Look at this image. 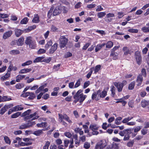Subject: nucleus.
I'll return each mask as SVG.
<instances>
[{"instance_id":"obj_63","label":"nucleus","mask_w":149,"mask_h":149,"mask_svg":"<svg viewBox=\"0 0 149 149\" xmlns=\"http://www.w3.org/2000/svg\"><path fill=\"white\" fill-rule=\"evenodd\" d=\"M27 128H28V127L27 124L22 125L19 127V129H25Z\"/></svg>"},{"instance_id":"obj_50","label":"nucleus","mask_w":149,"mask_h":149,"mask_svg":"<svg viewBox=\"0 0 149 149\" xmlns=\"http://www.w3.org/2000/svg\"><path fill=\"white\" fill-rule=\"evenodd\" d=\"M101 67V66L100 65H97L95 66L94 69V73L95 74H96L100 70Z\"/></svg>"},{"instance_id":"obj_8","label":"nucleus","mask_w":149,"mask_h":149,"mask_svg":"<svg viewBox=\"0 0 149 149\" xmlns=\"http://www.w3.org/2000/svg\"><path fill=\"white\" fill-rule=\"evenodd\" d=\"M70 143L69 146V148H73L74 147V146L73 144V140L72 139L70 141L69 140L67 139H65L64 140V146L65 147H67L68 146V145Z\"/></svg>"},{"instance_id":"obj_49","label":"nucleus","mask_w":149,"mask_h":149,"mask_svg":"<svg viewBox=\"0 0 149 149\" xmlns=\"http://www.w3.org/2000/svg\"><path fill=\"white\" fill-rule=\"evenodd\" d=\"M81 79H79L76 82L74 86V88H76L79 86L81 84Z\"/></svg>"},{"instance_id":"obj_11","label":"nucleus","mask_w":149,"mask_h":149,"mask_svg":"<svg viewBox=\"0 0 149 149\" xmlns=\"http://www.w3.org/2000/svg\"><path fill=\"white\" fill-rule=\"evenodd\" d=\"M114 85L117 88L118 92H120L122 91L123 86L120 83L115 82L114 83Z\"/></svg>"},{"instance_id":"obj_64","label":"nucleus","mask_w":149,"mask_h":149,"mask_svg":"<svg viewBox=\"0 0 149 149\" xmlns=\"http://www.w3.org/2000/svg\"><path fill=\"white\" fill-rule=\"evenodd\" d=\"M51 58L49 57L48 58H45L43 60V61L46 62L47 63H49L51 61Z\"/></svg>"},{"instance_id":"obj_35","label":"nucleus","mask_w":149,"mask_h":149,"mask_svg":"<svg viewBox=\"0 0 149 149\" xmlns=\"http://www.w3.org/2000/svg\"><path fill=\"white\" fill-rule=\"evenodd\" d=\"M128 129H126L122 131H120L119 133V134L121 136H124L128 132Z\"/></svg>"},{"instance_id":"obj_38","label":"nucleus","mask_w":149,"mask_h":149,"mask_svg":"<svg viewBox=\"0 0 149 149\" xmlns=\"http://www.w3.org/2000/svg\"><path fill=\"white\" fill-rule=\"evenodd\" d=\"M135 81H133L131 83L129 84L128 86V88L129 90H132L135 86Z\"/></svg>"},{"instance_id":"obj_54","label":"nucleus","mask_w":149,"mask_h":149,"mask_svg":"<svg viewBox=\"0 0 149 149\" xmlns=\"http://www.w3.org/2000/svg\"><path fill=\"white\" fill-rule=\"evenodd\" d=\"M128 31L129 32L132 33H137L138 31V29H129L128 30Z\"/></svg>"},{"instance_id":"obj_60","label":"nucleus","mask_w":149,"mask_h":149,"mask_svg":"<svg viewBox=\"0 0 149 149\" xmlns=\"http://www.w3.org/2000/svg\"><path fill=\"white\" fill-rule=\"evenodd\" d=\"M96 5L95 4H91L89 5H88L87 6V7L89 9L92 8H94L95 7Z\"/></svg>"},{"instance_id":"obj_6","label":"nucleus","mask_w":149,"mask_h":149,"mask_svg":"<svg viewBox=\"0 0 149 149\" xmlns=\"http://www.w3.org/2000/svg\"><path fill=\"white\" fill-rule=\"evenodd\" d=\"M135 56L137 63L140 65L142 61L140 52L138 51H136L135 53Z\"/></svg>"},{"instance_id":"obj_57","label":"nucleus","mask_w":149,"mask_h":149,"mask_svg":"<svg viewBox=\"0 0 149 149\" xmlns=\"http://www.w3.org/2000/svg\"><path fill=\"white\" fill-rule=\"evenodd\" d=\"M141 29L144 32H148L149 31V27H144Z\"/></svg>"},{"instance_id":"obj_29","label":"nucleus","mask_w":149,"mask_h":149,"mask_svg":"<svg viewBox=\"0 0 149 149\" xmlns=\"http://www.w3.org/2000/svg\"><path fill=\"white\" fill-rule=\"evenodd\" d=\"M20 115H21V112H18L12 114L11 116V118H16Z\"/></svg>"},{"instance_id":"obj_19","label":"nucleus","mask_w":149,"mask_h":149,"mask_svg":"<svg viewBox=\"0 0 149 149\" xmlns=\"http://www.w3.org/2000/svg\"><path fill=\"white\" fill-rule=\"evenodd\" d=\"M39 17L38 14H35L34 15L32 21L34 23H38L39 22Z\"/></svg>"},{"instance_id":"obj_17","label":"nucleus","mask_w":149,"mask_h":149,"mask_svg":"<svg viewBox=\"0 0 149 149\" xmlns=\"http://www.w3.org/2000/svg\"><path fill=\"white\" fill-rule=\"evenodd\" d=\"M31 68H24L21 70L19 72V74H25L31 71Z\"/></svg>"},{"instance_id":"obj_48","label":"nucleus","mask_w":149,"mask_h":149,"mask_svg":"<svg viewBox=\"0 0 149 149\" xmlns=\"http://www.w3.org/2000/svg\"><path fill=\"white\" fill-rule=\"evenodd\" d=\"M142 127L141 126H139L136 127L134 128V132H137L139 131L142 128Z\"/></svg>"},{"instance_id":"obj_14","label":"nucleus","mask_w":149,"mask_h":149,"mask_svg":"<svg viewBox=\"0 0 149 149\" xmlns=\"http://www.w3.org/2000/svg\"><path fill=\"white\" fill-rule=\"evenodd\" d=\"M9 67L8 68V71L3 76H2L1 78V79L2 81H4L8 79V78L9 77Z\"/></svg>"},{"instance_id":"obj_7","label":"nucleus","mask_w":149,"mask_h":149,"mask_svg":"<svg viewBox=\"0 0 149 149\" xmlns=\"http://www.w3.org/2000/svg\"><path fill=\"white\" fill-rule=\"evenodd\" d=\"M101 92V91L99 90L97 92H94L92 94L91 99L93 100H98L100 99V97L99 95V93Z\"/></svg>"},{"instance_id":"obj_45","label":"nucleus","mask_w":149,"mask_h":149,"mask_svg":"<svg viewBox=\"0 0 149 149\" xmlns=\"http://www.w3.org/2000/svg\"><path fill=\"white\" fill-rule=\"evenodd\" d=\"M130 132H128L124 136V137L123 139L124 141H126L128 140L130 137Z\"/></svg>"},{"instance_id":"obj_23","label":"nucleus","mask_w":149,"mask_h":149,"mask_svg":"<svg viewBox=\"0 0 149 149\" xmlns=\"http://www.w3.org/2000/svg\"><path fill=\"white\" fill-rule=\"evenodd\" d=\"M137 81L139 83L137 84L138 86H139L141 85L143 81V77L141 75H139L137 78Z\"/></svg>"},{"instance_id":"obj_51","label":"nucleus","mask_w":149,"mask_h":149,"mask_svg":"<svg viewBox=\"0 0 149 149\" xmlns=\"http://www.w3.org/2000/svg\"><path fill=\"white\" fill-rule=\"evenodd\" d=\"M35 124V121H29L27 123V124L28 128L34 125Z\"/></svg>"},{"instance_id":"obj_33","label":"nucleus","mask_w":149,"mask_h":149,"mask_svg":"<svg viewBox=\"0 0 149 149\" xmlns=\"http://www.w3.org/2000/svg\"><path fill=\"white\" fill-rule=\"evenodd\" d=\"M42 130H38L33 132V134L36 136H39L42 133Z\"/></svg>"},{"instance_id":"obj_47","label":"nucleus","mask_w":149,"mask_h":149,"mask_svg":"<svg viewBox=\"0 0 149 149\" xmlns=\"http://www.w3.org/2000/svg\"><path fill=\"white\" fill-rule=\"evenodd\" d=\"M9 37V31H8L5 33L3 36V38L4 39H6Z\"/></svg>"},{"instance_id":"obj_21","label":"nucleus","mask_w":149,"mask_h":149,"mask_svg":"<svg viewBox=\"0 0 149 149\" xmlns=\"http://www.w3.org/2000/svg\"><path fill=\"white\" fill-rule=\"evenodd\" d=\"M105 45V43H104L102 44H99L96 45L95 48V51L97 52L100 50L102 47Z\"/></svg>"},{"instance_id":"obj_27","label":"nucleus","mask_w":149,"mask_h":149,"mask_svg":"<svg viewBox=\"0 0 149 149\" xmlns=\"http://www.w3.org/2000/svg\"><path fill=\"white\" fill-rule=\"evenodd\" d=\"M107 95V91L105 90H103V91L99 93V95L101 97L103 98L105 97Z\"/></svg>"},{"instance_id":"obj_61","label":"nucleus","mask_w":149,"mask_h":149,"mask_svg":"<svg viewBox=\"0 0 149 149\" xmlns=\"http://www.w3.org/2000/svg\"><path fill=\"white\" fill-rule=\"evenodd\" d=\"M49 145L50 143L49 141L47 142L43 147V149H48Z\"/></svg>"},{"instance_id":"obj_44","label":"nucleus","mask_w":149,"mask_h":149,"mask_svg":"<svg viewBox=\"0 0 149 149\" xmlns=\"http://www.w3.org/2000/svg\"><path fill=\"white\" fill-rule=\"evenodd\" d=\"M52 42L51 40H49L48 41L45 45L46 49H48L49 47L52 45Z\"/></svg>"},{"instance_id":"obj_3","label":"nucleus","mask_w":149,"mask_h":149,"mask_svg":"<svg viewBox=\"0 0 149 149\" xmlns=\"http://www.w3.org/2000/svg\"><path fill=\"white\" fill-rule=\"evenodd\" d=\"M100 126L97 124L95 123L91 124L89 126V128L92 131V133L93 135H97L99 134V132L97 130L99 128Z\"/></svg>"},{"instance_id":"obj_15","label":"nucleus","mask_w":149,"mask_h":149,"mask_svg":"<svg viewBox=\"0 0 149 149\" xmlns=\"http://www.w3.org/2000/svg\"><path fill=\"white\" fill-rule=\"evenodd\" d=\"M24 38L23 37H21L19 38L17 41V44L18 46H22L24 43Z\"/></svg>"},{"instance_id":"obj_62","label":"nucleus","mask_w":149,"mask_h":149,"mask_svg":"<svg viewBox=\"0 0 149 149\" xmlns=\"http://www.w3.org/2000/svg\"><path fill=\"white\" fill-rule=\"evenodd\" d=\"M6 106H4V107L2 108L0 110V114H2L4 113L6 111Z\"/></svg>"},{"instance_id":"obj_39","label":"nucleus","mask_w":149,"mask_h":149,"mask_svg":"<svg viewBox=\"0 0 149 149\" xmlns=\"http://www.w3.org/2000/svg\"><path fill=\"white\" fill-rule=\"evenodd\" d=\"M105 13L104 12H99L97 14V16L99 18H102L106 15Z\"/></svg>"},{"instance_id":"obj_9","label":"nucleus","mask_w":149,"mask_h":149,"mask_svg":"<svg viewBox=\"0 0 149 149\" xmlns=\"http://www.w3.org/2000/svg\"><path fill=\"white\" fill-rule=\"evenodd\" d=\"M58 119L62 121V120L65 119L69 123H72V121L69 119V117L66 114L62 115L61 114H58Z\"/></svg>"},{"instance_id":"obj_43","label":"nucleus","mask_w":149,"mask_h":149,"mask_svg":"<svg viewBox=\"0 0 149 149\" xmlns=\"http://www.w3.org/2000/svg\"><path fill=\"white\" fill-rule=\"evenodd\" d=\"M51 31L53 32H58V29L55 26L52 25L51 28Z\"/></svg>"},{"instance_id":"obj_28","label":"nucleus","mask_w":149,"mask_h":149,"mask_svg":"<svg viewBox=\"0 0 149 149\" xmlns=\"http://www.w3.org/2000/svg\"><path fill=\"white\" fill-rule=\"evenodd\" d=\"M44 58V57H37L33 61V62L34 63H36L38 62H42L43 61V59Z\"/></svg>"},{"instance_id":"obj_46","label":"nucleus","mask_w":149,"mask_h":149,"mask_svg":"<svg viewBox=\"0 0 149 149\" xmlns=\"http://www.w3.org/2000/svg\"><path fill=\"white\" fill-rule=\"evenodd\" d=\"M36 26L33 25L29 27L27 29H26L25 30L27 32H29V31L36 29Z\"/></svg>"},{"instance_id":"obj_20","label":"nucleus","mask_w":149,"mask_h":149,"mask_svg":"<svg viewBox=\"0 0 149 149\" xmlns=\"http://www.w3.org/2000/svg\"><path fill=\"white\" fill-rule=\"evenodd\" d=\"M23 33V31L19 29H16L15 30V34L16 37H19Z\"/></svg>"},{"instance_id":"obj_30","label":"nucleus","mask_w":149,"mask_h":149,"mask_svg":"<svg viewBox=\"0 0 149 149\" xmlns=\"http://www.w3.org/2000/svg\"><path fill=\"white\" fill-rule=\"evenodd\" d=\"M47 123L46 122H42L40 123L37 124L36 125L39 127H44L47 126Z\"/></svg>"},{"instance_id":"obj_53","label":"nucleus","mask_w":149,"mask_h":149,"mask_svg":"<svg viewBox=\"0 0 149 149\" xmlns=\"http://www.w3.org/2000/svg\"><path fill=\"white\" fill-rule=\"evenodd\" d=\"M90 81H86L84 84L83 88L85 89L87 88L90 84Z\"/></svg>"},{"instance_id":"obj_26","label":"nucleus","mask_w":149,"mask_h":149,"mask_svg":"<svg viewBox=\"0 0 149 149\" xmlns=\"http://www.w3.org/2000/svg\"><path fill=\"white\" fill-rule=\"evenodd\" d=\"M9 100V98H8L7 96H4L2 97L0 96V102H6Z\"/></svg>"},{"instance_id":"obj_2","label":"nucleus","mask_w":149,"mask_h":149,"mask_svg":"<svg viewBox=\"0 0 149 149\" xmlns=\"http://www.w3.org/2000/svg\"><path fill=\"white\" fill-rule=\"evenodd\" d=\"M25 43L29 45L30 48L34 49L36 47V41L31 36L27 37L25 40Z\"/></svg>"},{"instance_id":"obj_37","label":"nucleus","mask_w":149,"mask_h":149,"mask_svg":"<svg viewBox=\"0 0 149 149\" xmlns=\"http://www.w3.org/2000/svg\"><path fill=\"white\" fill-rule=\"evenodd\" d=\"M15 86L17 88L21 89L24 87V84L22 83H18Z\"/></svg>"},{"instance_id":"obj_24","label":"nucleus","mask_w":149,"mask_h":149,"mask_svg":"<svg viewBox=\"0 0 149 149\" xmlns=\"http://www.w3.org/2000/svg\"><path fill=\"white\" fill-rule=\"evenodd\" d=\"M29 95L28 99L29 100H33L36 97L35 95L33 93L29 92Z\"/></svg>"},{"instance_id":"obj_31","label":"nucleus","mask_w":149,"mask_h":149,"mask_svg":"<svg viewBox=\"0 0 149 149\" xmlns=\"http://www.w3.org/2000/svg\"><path fill=\"white\" fill-rule=\"evenodd\" d=\"M106 45V47L107 48H111L113 45V42L111 41H109L107 42L106 44H105Z\"/></svg>"},{"instance_id":"obj_13","label":"nucleus","mask_w":149,"mask_h":149,"mask_svg":"<svg viewBox=\"0 0 149 149\" xmlns=\"http://www.w3.org/2000/svg\"><path fill=\"white\" fill-rule=\"evenodd\" d=\"M58 44L55 43L53 45L51 46V48L49 50V53L50 54L53 53L54 51L56 49L57 47Z\"/></svg>"},{"instance_id":"obj_32","label":"nucleus","mask_w":149,"mask_h":149,"mask_svg":"<svg viewBox=\"0 0 149 149\" xmlns=\"http://www.w3.org/2000/svg\"><path fill=\"white\" fill-rule=\"evenodd\" d=\"M111 95L112 97H114L115 94V89L114 87L112 86L111 87Z\"/></svg>"},{"instance_id":"obj_25","label":"nucleus","mask_w":149,"mask_h":149,"mask_svg":"<svg viewBox=\"0 0 149 149\" xmlns=\"http://www.w3.org/2000/svg\"><path fill=\"white\" fill-rule=\"evenodd\" d=\"M24 141L28 142L26 143V146H28L31 145L32 144L31 142V140L28 138H24L23 139Z\"/></svg>"},{"instance_id":"obj_56","label":"nucleus","mask_w":149,"mask_h":149,"mask_svg":"<svg viewBox=\"0 0 149 149\" xmlns=\"http://www.w3.org/2000/svg\"><path fill=\"white\" fill-rule=\"evenodd\" d=\"M46 52V50L43 49H40L38 51V54H42Z\"/></svg>"},{"instance_id":"obj_4","label":"nucleus","mask_w":149,"mask_h":149,"mask_svg":"<svg viewBox=\"0 0 149 149\" xmlns=\"http://www.w3.org/2000/svg\"><path fill=\"white\" fill-rule=\"evenodd\" d=\"M60 46L61 48H64L67 45L68 41V39L64 36H62L59 39Z\"/></svg>"},{"instance_id":"obj_18","label":"nucleus","mask_w":149,"mask_h":149,"mask_svg":"<svg viewBox=\"0 0 149 149\" xmlns=\"http://www.w3.org/2000/svg\"><path fill=\"white\" fill-rule=\"evenodd\" d=\"M61 12V11L60 10L59 8L58 7H56L53 12V15L54 16H55L59 14Z\"/></svg>"},{"instance_id":"obj_16","label":"nucleus","mask_w":149,"mask_h":149,"mask_svg":"<svg viewBox=\"0 0 149 149\" xmlns=\"http://www.w3.org/2000/svg\"><path fill=\"white\" fill-rule=\"evenodd\" d=\"M24 109L23 107H21L20 106H17L13 107L12 109H11V112L16 111H20L23 110Z\"/></svg>"},{"instance_id":"obj_58","label":"nucleus","mask_w":149,"mask_h":149,"mask_svg":"<svg viewBox=\"0 0 149 149\" xmlns=\"http://www.w3.org/2000/svg\"><path fill=\"white\" fill-rule=\"evenodd\" d=\"M64 135L65 136L68 138H70L72 136V134L69 132H65Z\"/></svg>"},{"instance_id":"obj_41","label":"nucleus","mask_w":149,"mask_h":149,"mask_svg":"<svg viewBox=\"0 0 149 149\" xmlns=\"http://www.w3.org/2000/svg\"><path fill=\"white\" fill-rule=\"evenodd\" d=\"M28 21V19L27 17H25L20 22L21 24H26Z\"/></svg>"},{"instance_id":"obj_52","label":"nucleus","mask_w":149,"mask_h":149,"mask_svg":"<svg viewBox=\"0 0 149 149\" xmlns=\"http://www.w3.org/2000/svg\"><path fill=\"white\" fill-rule=\"evenodd\" d=\"M90 146V143L88 142H85L84 145V147L86 149H88Z\"/></svg>"},{"instance_id":"obj_34","label":"nucleus","mask_w":149,"mask_h":149,"mask_svg":"<svg viewBox=\"0 0 149 149\" xmlns=\"http://www.w3.org/2000/svg\"><path fill=\"white\" fill-rule=\"evenodd\" d=\"M129 97L128 95H127L125 97H123L122 98L120 99L119 100L116 102H126V101L124 100H125L127 99Z\"/></svg>"},{"instance_id":"obj_1","label":"nucleus","mask_w":149,"mask_h":149,"mask_svg":"<svg viewBox=\"0 0 149 149\" xmlns=\"http://www.w3.org/2000/svg\"><path fill=\"white\" fill-rule=\"evenodd\" d=\"M82 91L83 90L80 89L74 95L73 97L77 102H82L87 97L86 95H84L81 93Z\"/></svg>"},{"instance_id":"obj_10","label":"nucleus","mask_w":149,"mask_h":149,"mask_svg":"<svg viewBox=\"0 0 149 149\" xmlns=\"http://www.w3.org/2000/svg\"><path fill=\"white\" fill-rule=\"evenodd\" d=\"M37 112H36L33 114L28 116L26 118V119H31L32 120L36 119L39 118V116L38 115Z\"/></svg>"},{"instance_id":"obj_42","label":"nucleus","mask_w":149,"mask_h":149,"mask_svg":"<svg viewBox=\"0 0 149 149\" xmlns=\"http://www.w3.org/2000/svg\"><path fill=\"white\" fill-rule=\"evenodd\" d=\"M32 63V61H28L22 64V66H24L26 65H28L31 64Z\"/></svg>"},{"instance_id":"obj_40","label":"nucleus","mask_w":149,"mask_h":149,"mask_svg":"<svg viewBox=\"0 0 149 149\" xmlns=\"http://www.w3.org/2000/svg\"><path fill=\"white\" fill-rule=\"evenodd\" d=\"M31 110H28L27 111H25L21 115V116L23 117L28 115L31 113Z\"/></svg>"},{"instance_id":"obj_55","label":"nucleus","mask_w":149,"mask_h":149,"mask_svg":"<svg viewBox=\"0 0 149 149\" xmlns=\"http://www.w3.org/2000/svg\"><path fill=\"white\" fill-rule=\"evenodd\" d=\"M17 69V67L13 66V65H10V72L12 71H15Z\"/></svg>"},{"instance_id":"obj_22","label":"nucleus","mask_w":149,"mask_h":149,"mask_svg":"<svg viewBox=\"0 0 149 149\" xmlns=\"http://www.w3.org/2000/svg\"><path fill=\"white\" fill-rule=\"evenodd\" d=\"M25 76V75H18L16 77V81L17 82H19L21 80L24 78Z\"/></svg>"},{"instance_id":"obj_59","label":"nucleus","mask_w":149,"mask_h":149,"mask_svg":"<svg viewBox=\"0 0 149 149\" xmlns=\"http://www.w3.org/2000/svg\"><path fill=\"white\" fill-rule=\"evenodd\" d=\"M72 55V54L70 52H68L65 55L64 57L65 58H67L71 56Z\"/></svg>"},{"instance_id":"obj_5","label":"nucleus","mask_w":149,"mask_h":149,"mask_svg":"<svg viewBox=\"0 0 149 149\" xmlns=\"http://www.w3.org/2000/svg\"><path fill=\"white\" fill-rule=\"evenodd\" d=\"M107 145V143L105 141L102 140L99 142L95 146L96 149H103Z\"/></svg>"},{"instance_id":"obj_36","label":"nucleus","mask_w":149,"mask_h":149,"mask_svg":"<svg viewBox=\"0 0 149 149\" xmlns=\"http://www.w3.org/2000/svg\"><path fill=\"white\" fill-rule=\"evenodd\" d=\"M19 51L17 50H13L10 52V54L13 55L19 54Z\"/></svg>"},{"instance_id":"obj_12","label":"nucleus","mask_w":149,"mask_h":149,"mask_svg":"<svg viewBox=\"0 0 149 149\" xmlns=\"http://www.w3.org/2000/svg\"><path fill=\"white\" fill-rule=\"evenodd\" d=\"M123 50L124 52V55H127L128 54H131L133 52L130 50L127 47H123Z\"/></svg>"}]
</instances>
